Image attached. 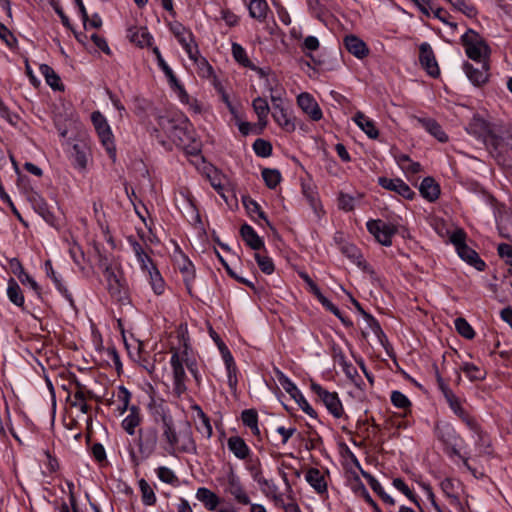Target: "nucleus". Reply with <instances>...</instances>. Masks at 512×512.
Listing matches in <instances>:
<instances>
[{
	"instance_id": "79ce46f5",
	"label": "nucleus",
	"mask_w": 512,
	"mask_h": 512,
	"mask_svg": "<svg viewBox=\"0 0 512 512\" xmlns=\"http://www.w3.org/2000/svg\"><path fill=\"white\" fill-rule=\"evenodd\" d=\"M7 296L9 298V300L16 306H19V307L23 306L24 296H23L20 286L14 279H10L8 281Z\"/></svg>"
},
{
	"instance_id": "39448f33",
	"label": "nucleus",
	"mask_w": 512,
	"mask_h": 512,
	"mask_svg": "<svg viewBox=\"0 0 512 512\" xmlns=\"http://www.w3.org/2000/svg\"><path fill=\"white\" fill-rule=\"evenodd\" d=\"M438 388L454 414L466 425L467 428H475L476 419L470 415L462 405L461 399L450 389L443 378L437 374Z\"/></svg>"
},
{
	"instance_id": "c9c22d12",
	"label": "nucleus",
	"mask_w": 512,
	"mask_h": 512,
	"mask_svg": "<svg viewBox=\"0 0 512 512\" xmlns=\"http://www.w3.org/2000/svg\"><path fill=\"white\" fill-rule=\"evenodd\" d=\"M380 186L385 190H390L393 192H409L408 185L402 181L401 179H391L386 177H380L378 179Z\"/></svg>"
},
{
	"instance_id": "c85d7f7f",
	"label": "nucleus",
	"mask_w": 512,
	"mask_h": 512,
	"mask_svg": "<svg viewBox=\"0 0 512 512\" xmlns=\"http://www.w3.org/2000/svg\"><path fill=\"white\" fill-rule=\"evenodd\" d=\"M163 437L167 443L166 451L169 454L176 453L177 445L179 442V434H177L173 425L168 421H164L163 424Z\"/></svg>"
},
{
	"instance_id": "c03bdc74",
	"label": "nucleus",
	"mask_w": 512,
	"mask_h": 512,
	"mask_svg": "<svg viewBox=\"0 0 512 512\" xmlns=\"http://www.w3.org/2000/svg\"><path fill=\"white\" fill-rule=\"evenodd\" d=\"M138 485L143 504L147 506L154 505L156 502V495L153 487L145 479H140Z\"/></svg>"
},
{
	"instance_id": "a211bd4d",
	"label": "nucleus",
	"mask_w": 512,
	"mask_h": 512,
	"mask_svg": "<svg viewBox=\"0 0 512 512\" xmlns=\"http://www.w3.org/2000/svg\"><path fill=\"white\" fill-rule=\"evenodd\" d=\"M482 66L480 69L475 68L472 64L466 62L463 65V69L469 78V80L477 86H480L488 81V70L489 66L487 62H481Z\"/></svg>"
},
{
	"instance_id": "09e8293b",
	"label": "nucleus",
	"mask_w": 512,
	"mask_h": 512,
	"mask_svg": "<svg viewBox=\"0 0 512 512\" xmlns=\"http://www.w3.org/2000/svg\"><path fill=\"white\" fill-rule=\"evenodd\" d=\"M14 274L23 285L28 286L37 295H40L41 289L38 283L24 270L23 266H19V271L14 270Z\"/></svg>"
},
{
	"instance_id": "e2e57ef3",
	"label": "nucleus",
	"mask_w": 512,
	"mask_h": 512,
	"mask_svg": "<svg viewBox=\"0 0 512 512\" xmlns=\"http://www.w3.org/2000/svg\"><path fill=\"white\" fill-rule=\"evenodd\" d=\"M392 404L401 409H406L411 406V402L408 397L400 391H393L391 393Z\"/></svg>"
},
{
	"instance_id": "6e6d98bb",
	"label": "nucleus",
	"mask_w": 512,
	"mask_h": 512,
	"mask_svg": "<svg viewBox=\"0 0 512 512\" xmlns=\"http://www.w3.org/2000/svg\"><path fill=\"white\" fill-rule=\"evenodd\" d=\"M254 258L262 272H264L265 274L273 273L274 263L270 257L260 253H255Z\"/></svg>"
},
{
	"instance_id": "774afa93",
	"label": "nucleus",
	"mask_w": 512,
	"mask_h": 512,
	"mask_svg": "<svg viewBox=\"0 0 512 512\" xmlns=\"http://www.w3.org/2000/svg\"><path fill=\"white\" fill-rule=\"evenodd\" d=\"M498 253L507 264L512 266V246L509 244L502 243L498 246Z\"/></svg>"
},
{
	"instance_id": "69168bd1",
	"label": "nucleus",
	"mask_w": 512,
	"mask_h": 512,
	"mask_svg": "<svg viewBox=\"0 0 512 512\" xmlns=\"http://www.w3.org/2000/svg\"><path fill=\"white\" fill-rule=\"evenodd\" d=\"M274 375L276 380L279 382V384L282 386V388L286 392H291L292 388H294L296 385L291 381L290 378H288L281 370L278 368H274Z\"/></svg>"
},
{
	"instance_id": "052dcab7",
	"label": "nucleus",
	"mask_w": 512,
	"mask_h": 512,
	"mask_svg": "<svg viewBox=\"0 0 512 512\" xmlns=\"http://www.w3.org/2000/svg\"><path fill=\"white\" fill-rule=\"evenodd\" d=\"M253 150L257 156L268 157L272 153V146L266 140L257 139L253 143Z\"/></svg>"
},
{
	"instance_id": "b1692460",
	"label": "nucleus",
	"mask_w": 512,
	"mask_h": 512,
	"mask_svg": "<svg viewBox=\"0 0 512 512\" xmlns=\"http://www.w3.org/2000/svg\"><path fill=\"white\" fill-rule=\"evenodd\" d=\"M196 499L209 511L216 510L217 506L220 504V498L206 487H200L197 489Z\"/></svg>"
},
{
	"instance_id": "a878e982",
	"label": "nucleus",
	"mask_w": 512,
	"mask_h": 512,
	"mask_svg": "<svg viewBox=\"0 0 512 512\" xmlns=\"http://www.w3.org/2000/svg\"><path fill=\"white\" fill-rule=\"evenodd\" d=\"M128 241L132 247V250L135 254L138 263L140 264L141 270L143 272H146L151 268H154L155 265L153 264L152 259L146 254L142 245L132 238H129Z\"/></svg>"
},
{
	"instance_id": "5fc2aeb1",
	"label": "nucleus",
	"mask_w": 512,
	"mask_h": 512,
	"mask_svg": "<svg viewBox=\"0 0 512 512\" xmlns=\"http://www.w3.org/2000/svg\"><path fill=\"white\" fill-rule=\"evenodd\" d=\"M262 177L269 189H275L281 180V174L276 169H264Z\"/></svg>"
},
{
	"instance_id": "4d7b16f0",
	"label": "nucleus",
	"mask_w": 512,
	"mask_h": 512,
	"mask_svg": "<svg viewBox=\"0 0 512 512\" xmlns=\"http://www.w3.org/2000/svg\"><path fill=\"white\" fill-rule=\"evenodd\" d=\"M455 328L461 336L467 339H472L475 335L473 328L464 318H457L455 320Z\"/></svg>"
},
{
	"instance_id": "4be33fe9",
	"label": "nucleus",
	"mask_w": 512,
	"mask_h": 512,
	"mask_svg": "<svg viewBox=\"0 0 512 512\" xmlns=\"http://www.w3.org/2000/svg\"><path fill=\"white\" fill-rule=\"evenodd\" d=\"M142 416L140 413V409L137 406H131L129 408L128 415L122 421V428L124 431L133 436L136 432V428L141 424Z\"/></svg>"
},
{
	"instance_id": "f3484780",
	"label": "nucleus",
	"mask_w": 512,
	"mask_h": 512,
	"mask_svg": "<svg viewBox=\"0 0 512 512\" xmlns=\"http://www.w3.org/2000/svg\"><path fill=\"white\" fill-rule=\"evenodd\" d=\"M473 433V438L475 440V447L479 451L481 455H492L493 447L492 441L489 435L483 431L478 424L477 420L475 421V428H468Z\"/></svg>"
},
{
	"instance_id": "603ef678",
	"label": "nucleus",
	"mask_w": 512,
	"mask_h": 512,
	"mask_svg": "<svg viewBox=\"0 0 512 512\" xmlns=\"http://www.w3.org/2000/svg\"><path fill=\"white\" fill-rule=\"evenodd\" d=\"M232 55L234 59L244 67L255 69L251 61L249 60L245 49L238 43L232 44Z\"/></svg>"
},
{
	"instance_id": "aec40b11",
	"label": "nucleus",
	"mask_w": 512,
	"mask_h": 512,
	"mask_svg": "<svg viewBox=\"0 0 512 512\" xmlns=\"http://www.w3.org/2000/svg\"><path fill=\"white\" fill-rule=\"evenodd\" d=\"M346 49L359 59H363L369 53V49L364 41L355 35H348L344 39Z\"/></svg>"
},
{
	"instance_id": "2f4dec72",
	"label": "nucleus",
	"mask_w": 512,
	"mask_h": 512,
	"mask_svg": "<svg viewBox=\"0 0 512 512\" xmlns=\"http://www.w3.org/2000/svg\"><path fill=\"white\" fill-rule=\"evenodd\" d=\"M41 74L44 76L46 83L53 90H63V84L61 82L60 77L56 74V72L47 64H41L39 67Z\"/></svg>"
},
{
	"instance_id": "ea45409f",
	"label": "nucleus",
	"mask_w": 512,
	"mask_h": 512,
	"mask_svg": "<svg viewBox=\"0 0 512 512\" xmlns=\"http://www.w3.org/2000/svg\"><path fill=\"white\" fill-rule=\"evenodd\" d=\"M71 406L77 408L81 413L86 414L88 412V405L86 403V397L83 390V386L77 384V391L69 397Z\"/></svg>"
},
{
	"instance_id": "5701e85b",
	"label": "nucleus",
	"mask_w": 512,
	"mask_h": 512,
	"mask_svg": "<svg viewBox=\"0 0 512 512\" xmlns=\"http://www.w3.org/2000/svg\"><path fill=\"white\" fill-rule=\"evenodd\" d=\"M128 38L139 47H148L152 44L153 37L146 27H132L128 30Z\"/></svg>"
},
{
	"instance_id": "3c124183",
	"label": "nucleus",
	"mask_w": 512,
	"mask_h": 512,
	"mask_svg": "<svg viewBox=\"0 0 512 512\" xmlns=\"http://www.w3.org/2000/svg\"><path fill=\"white\" fill-rule=\"evenodd\" d=\"M206 178L210 182L213 189L222 190L225 188L226 179L218 170L209 168L206 174Z\"/></svg>"
},
{
	"instance_id": "72a5a7b5",
	"label": "nucleus",
	"mask_w": 512,
	"mask_h": 512,
	"mask_svg": "<svg viewBox=\"0 0 512 512\" xmlns=\"http://www.w3.org/2000/svg\"><path fill=\"white\" fill-rule=\"evenodd\" d=\"M249 15L259 21H264L269 10L265 0H250L248 4Z\"/></svg>"
},
{
	"instance_id": "473e14b6",
	"label": "nucleus",
	"mask_w": 512,
	"mask_h": 512,
	"mask_svg": "<svg viewBox=\"0 0 512 512\" xmlns=\"http://www.w3.org/2000/svg\"><path fill=\"white\" fill-rule=\"evenodd\" d=\"M45 271H46V274L53 280L57 290L66 299H68L70 302H72L71 294L69 293L68 289L63 284L61 276L54 271V269L52 267V263L49 260L45 262Z\"/></svg>"
},
{
	"instance_id": "6ab92c4d",
	"label": "nucleus",
	"mask_w": 512,
	"mask_h": 512,
	"mask_svg": "<svg viewBox=\"0 0 512 512\" xmlns=\"http://www.w3.org/2000/svg\"><path fill=\"white\" fill-rule=\"evenodd\" d=\"M227 447L229 451L239 460H245L251 454V449L246 444L245 440L237 435L228 438Z\"/></svg>"
},
{
	"instance_id": "393cba45",
	"label": "nucleus",
	"mask_w": 512,
	"mask_h": 512,
	"mask_svg": "<svg viewBox=\"0 0 512 512\" xmlns=\"http://www.w3.org/2000/svg\"><path fill=\"white\" fill-rule=\"evenodd\" d=\"M356 125L371 139H376L379 136V131L373 120L368 118L362 112H357L354 116Z\"/></svg>"
},
{
	"instance_id": "0e129e2a",
	"label": "nucleus",
	"mask_w": 512,
	"mask_h": 512,
	"mask_svg": "<svg viewBox=\"0 0 512 512\" xmlns=\"http://www.w3.org/2000/svg\"><path fill=\"white\" fill-rule=\"evenodd\" d=\"M393 486L401 491L408 499H410L415 504H418L415 494L410 490L407 484L401 478H395L393 480Z\"/></svg>"
},
{
	"instance_id": "412c9836",
	"label": "nucleus",
	"mask_w": 512,
	"mask_h": 512,
	"mask_svg": "<svg viewBox=\"0 0 512 512\" xmlns=\"http://www.w3.org/2000/svg\"><path fill=\"white\" fill-rule=\"evenodd\" d=\"M415 121L418 125L423 127L429 134L434 136L440 142H446L448 140L447 134L443 131L442 127L431 118L416 117Z\"/></svg>"
},
{
	"instance_id": "e433bc0d",
	"label": "nucleus",
	"mask_w": 512,
	"mask_h": 512,
	"mask_svg": "<svg viewBox=\"0 0 512 512\" xmlns=\"http://www.w3.org/2000/svg\"><path fill=\"white\" fill-rule=\"evenodd\" d=\"M395 158H396L397 164L403 170V172H405L407 174H416V173L420 172V170H421L420 163L413 161L408 155L399 154Z\"/></svg>"
},
{
	"instance_id": "de8ad7c7",
	"label": "nucleus",
	"mask_w": 512,
	"mask_h": 512,
	"mask_svg": "<svg viewBox=\"0 0 512 512\" xmlns=\"http://www.w3.org/2000/svg\"><path fill=\"white\" fill-rule=\"evenodd\" d=\"M350 487L351 489L353 490V492L360 496V497H363L368 503L372 504L374 507H376L374 501L372 500L368 490L366 489V487L364 486V484L361 482L360 478L358 475H354L353 476V479L350 481Z\"/></svg>"
},
{
	"instance_id": "864d4df0",
	"label": "nucleus",
	"mask_w": 512,
	"mask_h": 512,
	"mask_svg": "<svg viewBox=\"0 0 512 512\" xmlns=\"http://www.w3.org/2000/svg\"><path fill=\"white\" fill-rule=\"evenodd\" d=\"M448 2L454 9L462 12L467 17L472 18L477 14L475 7L466 0H448Z\"/></svg>"
},
{
	"instance_id": "8fccbe9b",
	"label": "nucleus",
	"mask_w": 512,
	"mask_h": 512,
	"mask_svg": "<svg viewBox=\"0 0 512 512\" xmlns=\"http://www.w3.org/2000/svg\"><path fill=\"white\" fill-rule=\"evenodd\" d=\"M497 226L499 233L504 238H512V216L505 214L497 218Z\"/></svg>"
},
{
	"instance_id": "a18cd8bd",
	"label": "nucleus",
	"mask_w": 512,
	"mask_h": 512,
	"mask_svg": "<svg viewBox=\"0 0 512 512\" xmlns=\"http://www.w3.org/2000/svg\"><path fill=\"white\" fill-rule=\"evenodd\" d=\"M435 433L437 437L445 443H450L457 437L454 428L449 423H437L435 426Z\"/></svg>"
},
{
	"instance_id": "680f3d73",
	"label": "nucleus",
	"mask_w": 512,
	"mask_h": 512,
	"mask_svg": "<svg viewBox=\"0 0 512 512\" xmlns=\"http://www.w3.org/2000/svg\"><path fill=\"white\" fill-rule=\"evenodd\" d=\"M462 370L470 380H482L485 377V374L472 363H464Z\"/></svg>"
},
{
	"instance_id": "cd10ccee",
	"label": "nucleus",
	"mask_w": 512,
	"mask_h": 512,
	"mask_svg": "<svg viewBox=\"0 0 512 512\" xmlns=\"http://www.w3.org/2000/svg\"><path fill=\"white\" fill-rule=\"evenodd\" d=\"M252 107L258 118V125L260 131L263 130L268 123L267 117L269 114V105L264 98L257 97L252 102Z\"/></svg>"
},
{
	"instance_id": "bf43d9fd",
	"label": "nucleus",
	"mask_w": 512,
	"mask_h": 512,
	"mask_svg": "<svg viewBox=\"0 0 512 512\" xmlns=\"http://www.w3.org/2000/svg\"><path fill=\"white\" fill-rule=\"evenodd\" d=\"M152 51H153V54L156 56L157 63L159 65V67L162 69V71L165 73V75L169 78V80L171 82H175L176 81L175 74H174L173 70L165 62V60L163 59L159 48L153 47Z\"/></svg>"
},
{
	"instance_id": "dca6fc26",
	"label": "nucleus",
	"mask_w": 512,
	"mask_h": 512,
	"mask_svg": "<svg viewBox=\"0 0 512 512\" xmlns=\"http://www.w3.org/2000/svg\"><path fill=\"white\" fill-rule=\"evenodd\" d=\"M297 104L313 121H319L322 118L321 108L309 93L298 95Z\"/></svg>"
},
{
	"instance_id": "13d9d810",
	"label": "nucleus",
	"mask_w": 512,
	"mask_h": 512,
	"mask_svg": "<svg viewBox=\"0 0 512 512\" xmlns=\"http://www.w3.org/2000/svg\"><path fill=\"white\" fill-rule=\"evenodd\" d=\"M117 398L121 403V406L118 407L119 413L122 415L126 411H129V403L131 399V393L124 386H120L118 389Z\"/></svg>"
},
{
	"instance_id": "f704fd0d",
	"label": "nucleus",
	"mask_w": 512,
	"mask_h": 512,
	"mask_svg": "<svg viewBox=\"0 0 512 512\" xmlns=\"http://www.w3.org/2000/svg\"><path fill=\"white\" fill-rule=\"evenodd\" d=\"M177 452L195 453L196 445L190 430L179 433Z\"/></svg>"
},
{
	"instance_id": "c756f323",
	"label": "nucleus",
	"mask_w": 512,
	"mask_h": 512,
	"mask_svg": "<svg viewBox=\"0 0 512 512\" xmlns=\"http://www.w3.org/2000/svg\"><path fill=\"white\" fill-rule=\"evenodd\" d=\"M240 234L245 243L253 250H259L264 246V242L250 225H242Z\"/></svg>"
},
{
	"instance_id": "423d86ee",
	"label": "nucleus",
	"mask_w": 512,
	"mask_h": 512,
	"mask_svg": "<svg viewBox=\"0 0 512 512\" xmlns=\"http://www.w3.org/2000/svg\"><path fill=\"white\" fill-rule=\"evenodd\" d=\"M465 238L466 234L463 230L459 229L452 232L450 241L455 246L457 254L461 259L474 266L477 270L482 271L485 267V263L473 249L466 245Z\"/></svg>"
},
{
	"instance_id": "bb28decb",
	"label": "nucleus",
	"mask_w": 512,
	"mask_h": 512,
	"mask_svg": "<svg viewBox=\"0 0 512 512\" xmlns=\"http://www.w3.org/2000/svg\"><path fill=\"white\" fill-rule=\"evenodd\" d=\"M306 481L319 494L327 491V483L324 475L316 468H310L305 475Z\"/></svg>"
},
{
	"instance_id": "37998d69",
	"label": "nucleus",
	"mask_w": 512,
	"mask_h": 512,
	"mask_svg": "<svg viewBox=\"0 0 512 512\" xmlns=\"http://www.w3.org/2000/svg\"><path fill=\"white\" fill-rule=\"evenodd\" d=\"M242 422L245 426L249 427L255 436L260 435L258 426V414L253 409L244 410L241 414Z\"/></svg>"
},
{
	"instance_id": "6e6552de",
	"label": "nucleus",
	"mask_w": 512,
	"mask_h": 512,
	"mask_svg": "<svg viewBox=\"0 0 512 512\" xmlns=\"http://www.w3.org/2000/svg\"><path fill=\"white\" fill-rule=\"evenodd\" d=\"M271 91V102H272V117L275 122L288 133H292L296 129V124L294 118L289 113V111L283 106L281 95L274 94L272 87H270Z\"/></svg>"
},
{
	"instance_id": "2eb2a0df",
	"label": "nucleus",
	"mask_w": 512,
	"mask_h": 512,
	"mask_svg": "<svg viewBox=\"0 0 512 512\" xmlns=\"http://www.w3.org/2000/svg\"><path fill=\"white\" fill-rule=\"evenodd\" d=\"M420 63L427 73L432 77H437L440 70L431 46L428 43L420 45Z\"/></svg>"
},
{
	"instance_id": "a19ab883",
	"label": "nucleus",
	"mask_w": 512,
	"mask_h": 512,
	"mask_svg": "<svg viewBox=\"0 0 512 512\" xmlns=\"http://www.w3.org/2000/svg\"><path fill=\"white\" fill-rule=\"evenodd\" d=\"M341 251L358 267L365 268V260L360 250L355 245L349 243L344 244L341 247Z\"/></svg>"
},
{
	"instance_id": "ddd939ff",
	"label": "nucleus",
	"mask_w": 512,
	"mask_h": 512,
	"mask_svg": "<svg viewBox=\"0 0 512 512\" xmlns=\"http://www.w3.org/2000/svg\"><path fill=\"white\" fill-rule=\"evenodd\" d=\"M170 30L173 33V35L177 38L178 42L185 50L188 57H195V55L197 54V44L195 43L192 32L179 22L172 23L170 25Z\"/></svg>"
},
{
	"instance_id": "7c9ffc66",
	"label": "nucleus",
	"mask_w": 512,
	"mask_h": 512,
	"mask_svg": "<svg viewBox=\"0 0 512 512\" xmlns=\"http://www.w3.org/2000/svg\"><path fill=\"white\" fill-rule=\"evenodd\" d=\"M242 202L247 213L254 221H257V218H259L264 220L268 225L270 224L260 205L255 200H253L249 194H243Z\"/></svg>"
},
{
	"instance_id": "7ed1b4c3",
	"label": "nucleus",
	"mask_w": 512,
	"mask_h": 512,
	"mask_svg": "<svg viewBox=\"0 0 512 512\" xmlns=\"http://www.w3.org/2000/svg\"><path fill=\"white\" fill-rule=\"evenodd\" d=\"M461 44L464 46L468 58L473 61L486 62L490 56V47L484 38L473 29H468L462 35Z\"/></svg>"
},
{
	"instance_id": "f257e3e1",
	"label": "nucleus",
	"mask_w": 512,
	"mask_h": 512,
	"mask_svg": "<svg viewBox=\"0 0 512 512\" xmlns=\"http://www.w3.org/2000/svg\"><path fill=\"white\" fill-rule=\"evenodd\" d=\"M158 128L155 129L156 138L163 145L166 143L162 137L163 133L177 146L185 149L191 155H198L200 144L196 140L195 132L189 121L182 116L171 117L170 115H161L157 120Z\"/></svg>"
},
{
	"instance_id": "f03ea898",
	"label": "nucleus",
	"mask_w": 512,
	"mask_h": 512,
	"mask_svg": "<svg viewBox=\"0 0 512 512\" xmlns=\"http://www.w3.org/2000/svg\"><path fill=\"white\" fill-rule=\"evenodd\" d=\"M170 366L173 374L174 392L180 397L187 391L185 368L192 374L197 384L201 381L197 361L186 343L181 348L171 349Z\"/></svg>"
},
{
	"instance_id": "9d476101",
	"label": "nucleus",
	"mask_w": 512,
	"mask_h": 512,
	"mask_svg": "<svg viewBox=\"0 0 512 512\" xmlns=\"http://www.w3.org/2000/svg\"><path fill=\"white\" fill-rule=\"evenodd\" d=\"M158 440L159 435L156 427L148 426L139 430L137 445L142 459L149 458L156 451Z\"/></svg>"
},
{
	"instance_id": "9b49d317",
	"label": "nucleus",
	"mask_w": 512,
	"mask_h": 512,
	"mask_svg": "<svg viewBox=\"0 0 512 512\" xmlns=\"http://www.w3.org/2000/svg\"><path fill=\"white\" fill-rule=\"evenodd\" d=\"M226 484L224 491L229 494L233 500L240 505L251 504V499L241 482L240 477L234 470H230L226 475Z\"/></svg>"
},
{
	"instance_id": "1a4fd4ad",
	"label": "nucleus",
	"mask_w": 512,
	"mask_h": 512,
	"mask_svg": "<svg viewBox=\"0 0 512 512\" xmlns=\"http://www.w3.org/2000/svg\"><path fill=\"white\" fill-rule=\"evenodd\" d=\"M310 388L335 418L343 416L344 409L336 392H330L315 382L311 383Z\"/></svg>"
},
{
	"instance_id": "f8f14e48",
	"label": "nucleus",
	"mask_w": 512,
	"mask_h": 512,
	"mask_svg": "<svg viewBox=\"0 0 512 512\" xmlns=\"http://www.w3.org/2000/svg\"><path fill=\"white\" fill-rule=\"evenodd\" d=\"M368 231L374 236L377 242L384 246L392 245V237L397 232L393 224L386 223L380 219L367 222Z\"/></svg>"
},
{
	"instance_id": "20e7f679",
	"label": "nucleus",
	"mask_w": 512,
	"mask_h": 512,
	"mask_svg": "<svg viewBox=\"0 0 512 512\" xmlns=\"http://www.w3.org/2000/svg\"><path fill=\"white\" fill-rule=\"evenodd\" d=\"M91 121L102 146L104 147L112 161L115 162V138L106 117L100 111H94L91 114Z\"/></svg>"
},
{
	"instance_id": "4c0bfd02",
	"label": "nucleus",
	"mask_w": 512,
	"mask_h": 512,
	"mask_svg": "<svg viewBox=\"0 0 512 512\" xmlns=\"http://www.w3.org/2000/svg\"><path fill=\"white\" fill-rule=\"evenodd\" d=\"M149 278V283L151 285L152 290L156 295L163 294L165 290L164 280L156 267L151 268L150 270L145 272Z\"/></svg>"
},
{
	"instance_id": "58836bf2",
	"label": "nucleus",
	"mask_w": 512,
	"mask_h": 512,
	"mask_svg": "<svg viewBox=\"0 0 512 512\" xmlns=\"http://www.w3.org/2000/svg\"><path fill=\"white\" fill-rule=\"evenodd\" d=\"M195 409L197 410L198 416L196 428L199 433H201L204 437L209 439L213 434V429L210 420L199 406H196Z\"/></svg>"
},
{
	"instance_id": "338daca9",
	"label": "nucleus",
	"mask_w": 512,
	"mask_h": 512,
	"mask_svg": "<svg viewBox=\"0 0 512 512\" xmlns=\"http://www.w3.org/2000/svg\"><path fill=\"white\" fill-rule=\"evenodd\" d=\"M157 477L164 483L171 484L173 483L177 478L174 474V472L165 466H160L156 470Z\"/></svg>"
},
{
	"instance_id": "4468645a",
	"label": "nucleus",
	"mask_w": 512,
	"mask_h": 512,
	"mask_svg": "<svg viewBox=\"0 0 512 512\" xmlns=\"http://www.w3.org/2000/svg\"><path fill=\"white\" fill-rule=\"evenodd\" d=\"M69 157L75 169L81 172L86 171L92 161V153L88 143L80 141L73 144Z\"/></svg>"
},
{
	"instance_id": "49530a36",
	"label": "nucleus",
	"mask_w": 512,
	"mask_h": 512,
	"mask_svg": "<svg viewBox=\"0 0 512 512\" xmlns=\"http://www.w3.org/2000/svg\"><path fill=\"white\" fill-rule=\"evenodd\" d=\"M38 213L50 224H53L54 216L45 203H42L40 194H33L30 198Z\"/></svg>"
},
{
	"instance_id": "0eeeda50",
	"label": "nucleus",
	"mask_w": 512,
	"mask_h": 512,
	"mask_svg": "<svg viewBox=\"0 0 512 512\" xmlns=\"http://www.w3.org/2000/svg\"><path fill=\"white\" fill-rule=\"evenodd\" d=\"M101 265L104 266L103 274L106 279L107 289L110 295L119 302H125L128 297L121 273L117 272L107 263H103Z\"/></svg>"
}]
</instances>
